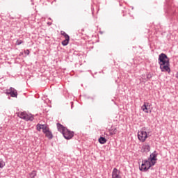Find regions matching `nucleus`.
Returning a JSON list of instances; mask_svg holds the SVG:
<instances>
[{
  "mask_svg": "<svg viewBox=\"0 0 178 178\" xmlns=\"http://www.w3.org/2000/svg\"><path fill=\"white\" fill-rule=\"evenodd\" d=\"M147 138H148V133L146 128H143L138 131V139L140 143H145Z\"/></svg>",
  "mask_w": 178,
  "mask_h": 178,
  "instance_id": "nucleus-3",
  "label": "nucleus"
},
{
  "mask_svg": "<svg viewBox=\"0 0 178 178\" xmlns=\"http://www.w3.org/2000/svg\"><path fill=\"white\" fill-rule=\"evenodd\" d=\"M112 178H122L120 170H118V168H114L112 172Z\"/></svg>",
  "mask_w": 178,
  "mask_h": 178,
  "instance_id": "nucleus-6",
  "label": "nucleus"
},
{
  "mask_svg": "<svg viewBox=\"0 0 178 178\" xmlns=\"http://www.w3.org/2000/svg\"><path fill=\"white\" fill-rule=\"evenodd\" d=\"M141 151L143 152H149V151H151V146H149V144L148 143H145L143 146H142V149Z\"/></svg>",
  "mask_w": 178,
  "mask_h": 178,
  "instance_id": "nucleus-8",
  "label": "nucleus"
},
{
  "mask_svg": "<svg viewBox=\"0 0 178 178\" xmlns=\"http://www.w3.org/2000/svg\"><path fill=\"white\" fill-rule=\"evenodd\" d=\"M10 94L11 97H17V91L13 88H10Z\"/></svg>",
  "mask_w": 178,
  "mask_h": 178,
  "instance_id": "nucleus-12",
  "label": "nucleus"
},
{
  "mask_svg": "<svg viewBox=\"0 0 178 178\" xmlns=\"http://www.w3.org/2000/svg\"><path fill=\"white\" fill-rule=\"evenodd\" d=\"M36 129L38 131H41V130H42L44 133L48 129V126H47L46 124H38L36 125Z\"/></svg>",
  "mask_w": 178,
  "mask_h": 178,
  "instance_id": "nucleus-7",
  "label": "nucleus"
},
{
  "mask_svg": "<svg viewBox=\"0 0 178 178\" xmlns=\"http://www.w3.org/2000/svg\"><path fill=\"white\" fill-rule=\"evenodd\" d=\"M159 64L161 72L170 73V64L169 63V58L166 54L162 53L159 56Z\"/></svg>",
  "mask_w": 178,
  "mask_h": 178,
  "instance_id": "nucleus-2",
  "label": "nucleus"
},
{
  "mask_svg": "<svg viewBox=\"0 0 178 178\" xmlns=\"http://www.w3.org/2000/svg\"><path fill=\"white\" fill-rule=\"evenodd\" d=\"M44 134H45L46 137L47 138H49L51 140L54 136H52V132L49 131V128L47 127V129L43 132Z\"/></svg>",
  "mask_w": 178,
  "mask_h": 178,
  "instance_id": "nucleus-10",
  "label": "nucleus"
},
{
  "mask_svg": "<svg viewBox=\"0 0 178 178\" xmlns=\"http://www.w3.org/2000/svg\"><path fill=\"white\" fill-rule=\"evenodd\" d=\"M116 133H118V129L116 128L112 129L110 131V134H111V136H113L114 134H116Z\"/></svg>",
  "mask_w": 178,
  "mask_h": 178,
  "instance_id": "nucleus-16",
  "label": "nucleus"
},
{
  "mask_svg": "<svg viewBox=\"0 0 178 178\" xmlns=\"http://www.w3.org/2000/svg\"><path fill=\"white\" fill-rule=\"evenodd\" d=\"M5 166V163L0 161V169H2Z\"/></svg>",
  "mask_w": 178,
  "mask_h": 178,
  "instance_id": "nucleus-19",
  "label": "nucleus"
},
{
  "mask_svg": "<svg viewBox=\"0 0 178 178\" xmlns=\"http://www.w3.org/2000/svg\"><path fill=\"white\" fill-rule=\"evenodd\" d=\"M24 54L26 55H30V51L29 49L24 51Z\"/></svg>",
  "mask_w": 178,
  "mask_h": 178,
  "instance_id": "nucleus-20",
  "label": "nucleus"
},
{
  "mask_svg": "<svg viewBox=\"0 0 178 178\" xmlns=\"http://www.w3.org/2000/svg\"><path fill=\"white\" fill-rule=\"evenodd\" d=\"M63 135L66 140H70L74 136L73 131H70L67 128L63 132Z\"/></svg>",
  "mask_w": 178,
  "mask_h": 178,
  "instance_id": "nucleus-5",
  "label": "nucleus"
},
{
  "mask_svg": "<svg viewBox=\"0 0 178 178\" xmlns=\"http://www.w3.org/2000/svg\"><path fill=\"white\" fill-rule=\"evenodd\" d=\"M21 44H23V40H17L16 41V45H20Z\"/></svg>",
  "mask_w": 178,
  "mask_h": 178,
  "instance_id": "nucleus-18",
  "label": "nucleus"
},
{
  "mask_svg": "<svg viewBox=\"0 0 178 178\" xmlns=\"http://www.w3.org/2000/svg\"><path fill=\"white\" fill-rule=\"evenodd\" d=\"M156 156H158L156 152H154L152 154H150V158L148 159V160L143 161L141 166L139 168L140 170L147 172V170H148L151 166H154V165L156 163Z\"/></svg>",
  "mask_w": 178,
  "mask_h": 178,
  "instance_id": "nucleus-1",
  "label": "nucleus"
},
{
  "mask_svg": "<svg viewBox=\"0 0 178 178\" xmlns=\"http://www.w3.org/2000/svg\"><path fill=\"white\" fill-rule=\"evenodd\" d=\"M37 176V171L33 170L31 173H29V177L30 178H34Z\"/></svg>",
  "mask_w": 178,
  "mask_h": 178,
  "instance_id": "nucleus-14",
  "label": "nucleus"
},
{
  "mask_svg": "<svg viewBox=\"0 0 178 178\" xmlns=\"http://www.w3.org/2000/svg\"><path fill=\"white\" fill-rule=\"evenodd\" d=\"M99 143H100V144H105V143H106V138L104 137H100L99 138Z\"/></svg>",
  "mask_w": 178,
  "mask_h": 178,
  "instance_id": "nucleus-15",
  "label": "nucleus"
},
{
  "mask_svg": "<svg viewBox=\"0 0 178 178\" xmlns=\"http://www.w3.org/2000/svg\"><path fill=\"white\" fill-rule=\"evenodd\" d=\"M18 117L20 119H24V120L33 122L34 120V116L31 114H27L26 112H19L18 113Z\"/></svg>",
  "mask_w": 178,
  "mask_h": 178,
  "instance_id": "nucleus-4",
  "label": "nucleus"
},
{
  "mask_svg": "<svg viewBox=\"0 0 178 178\" xmlns=\"http://www.w3.org/2000/svg\"><path fill=\"white\" fill-rule=\"evenodd\" d=\"M60 34H61V35H63L64 38H70V37H69V35H67V34L66 33V32H65V31H60Z\"/></svg>",
  "mask_w": 178,
  "mask_h": 178,
  "instance_id": "nucleus-17",
  "label": "nucleus"
},
{
  "mask_svg": "<svg viewBox=\"0 0 178 178\" xmlns=\"http://www.w3.org/2000/svg\"><path fill=\"white\" fill-rule=\"evenodd\" d=\"M57 129L58 130V131H60V133H62V134H63V133L65 132V131L66 130V127H63V125L57 123Z\"/></svg>",
  "mask_w": 178,
  "mask_h": 178,
  "instance_id": "nucleus-11",
  "label": "nucleus"
},
{
  "mask_svg": "<svg viewBox=\"0 0 178 178\" xmlns=\"http://www.w3.org/2000/svg\"><path fill=\"white\" fill-rule=\"evenodd\" d=\"M69 41H70V38H65V40L61 42L63 47H66L67 44H69Z\"/></svg>",
  "mask_w": 178,
  "mask_h": 178,
  "instance_id": "nucleus-13",
  "label": "nucleus"
},
{
  "mask_svg": "<svg viewBox=\"0 0 178 178\" xmlns=\"http://www.w3.org/2000/svg\"><path fill=\"white\" fill-rule=\"evenodd\" d=\"M149 108H151V104H149V103H144V105L142 106V110L145 113H148Z\"/></svg>",
  "mask_w": 178,
  "mask_h": 178,
  "instance_id": "nucleus-9",
  "label": "nucleus"
}]
</instances>
